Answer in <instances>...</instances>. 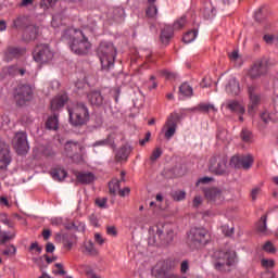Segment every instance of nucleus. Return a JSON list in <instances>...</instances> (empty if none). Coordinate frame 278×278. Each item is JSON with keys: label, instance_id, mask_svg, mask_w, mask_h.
Listing matches in <instances>:
<instances>
[{"label": "nucleus", "instance_id": "obj_9", "mask_svg": "<svg viewBox=\"0 0 278 278\" xmlns=\"http://www.w3.org/2000/svg\"><path fill=\"white\" fill-rule=\"evenodd\" d=\"M33 58L35 62L40 64H47L53 60V51L49 48L48 45H38L33 52Z\"/></svg>", "mask_w": 278, "mask_h": 278}, {"label": "nucleus", "instance_id": "obj_38", "mask_svg": "<svg viewBox=\"0 0 278 278\" xmlns=\"http://www.w3.org/2000/svg\"><path fill=\"white\" fill-rule=\"evenodd\" d=\"M109 190L111 194H116V191L121 190V180L113 179L109 182Z\"/></svg>", "mask_w": 278, "mask_h": 278}, {"label": "nucleus", "instance_id": "obj_8", "mask_svg": "<svg viewBox=\"0 0 278 278\" xmlns=\"http://www.w3.org/2000/svg\"><path fill=\"white\" fill-rule=\"evenodd\" d=\"M34 97V89L28 84H20L14 91V100L16 105L23 106Z\"/></svg>", "mask_w": 278, "mask_h": 278}, {"label": "nucleus", "instance_id": "obj_54", "mask_svg": "<svg viewBox=\"0 0 278 278\" xmlns=\"http://www.w3.org/2000/svg\"><path fill=\"white\" fill-rule=\"evenodd\" d=\"M96 205L101 208L108 207V198L96 199Z\"/></svg>", "mask_w": 278, "mask_h": 278}, {"label": "nucleus", "instance_id": "obj_24", "mask_svg": "<svg viewBox=\"0 0 278 278\" xmlns=\"http://www.w3.org/2000/svg\"><path fill=\"white\" fill-rule=\"evenodd\" d=\"M84 251L85 255H90L91 257H97L99 255V250L94 248V242L92 240H88L84 242Z\"/></svg>", "mask_w": 278, "mask_h": 278}, {"label": "nucleus", "instance_id": "obj_46", "mask_svg": "<svg viewBox=\"0 0 278 278\" xmlns=\"http://www.w3.org/2000/svg\"><path fill=\"white\" fill-rule=\"evenodd\" d=\"M186 15H184L174 23V29H182V27H186Z\"/></svg>", "mask_w": 278, "mask_h": 278}, {"label": "nucleus", "instance_id": "obj_6", "mask_svg": "<svg viewBox=\"0 0 278 278\" xmlns=\"http://www.w3.org/2000/svg\"><path fill=\"white\" fill-rule=\"evenodd\" d=\"M208 170L218 177H228L229 157L226 154H215L210 159Z\"/></svg>", "mask_w": 278, "mask_h": 278}, {"label": "nucleus", "instance_id": "obj_16", "mask_svg": "<svg viewBox=\"0 0 278 278\" xmlns=\"http://www.w3.org/2000/svg\"><path fill=\"white\" fill-rule=\"evenodd\" d=\"M12 162V155H10V146L4 141H0V170H5Z\"/></svg>", "mask_w": 278, "mask_h": 278}, {"label": "nucleus", "instance_id": "obj_48", "mask_svg": "<svg viewBox=\"0 0 278 278\" xmlns=\"http://www.w3.org/2000/svg\"><path fill=\"white\" fill-rule=\"evenodd\" d=\"M261 265L263 266V268H275V261L268 260V258H262Z\"/></svg>", "mask_w": 278, "mask_h": 278}, {"label": "nucleus", "instance_id": "obj_30", "mask_svg": "<svg viewBox=\"0 0 278 278\" xmlns=\"http://www.w3.org/2000/svg\"><path fill=\"white\" fill-rule=\"evenodd\" d=\"M68 173H66L64 168H54L51 170V177L54 181H64Z\"/></svg>", "mask_w": 278, "mask_h": 278}, {"label": "nucleus", "instance_id": "obj_1", "mask_svg": "<svg viewBox=\"0 0 278 278\" xmlns=\"http://www.w3.org/2000/svg\"><path fill=\"white\" fill-rule=\"evenodd\" d=\"M62 39L70 41V48L76 55H88L92 47L84 31L80 29L65 30Z\"/></svg>", "mask_w": 278, "mask_h": 278}, {"label": "nucleus", "instance_id": "obj_43", "mask_svg": "<svg viewBox=\"0 0 278 278\" xmlns=\"http://www.w3.org/2000/svg\"><path fill=\"white\" fill-rule=\"evenodd\" d=\"M54 266L56 267V269L52 271L53 275H60L61 277H64V275H66V271L64 270V264L55 263Z\"/></svg>", "mask_w": 278, "mask_h": 278}, {"label": "nucleus", "instance_id": "obj_42", "mask_svg": "<svg viewBox=\"0 0 278 278\" xmlns=\"http://www.w3.org/2000/svg\"><path fill=\"white\" fill-rule=\"evenodd\" d=\"M146 14L149 16V18H155V16H157V7L155 4H150L146 11Z\"/></svg>", "mask_w": 278, "mask_h": 278}, {"label": "nucleus", "instance_id": "obj_37", "mask_svg": "<svg viewBox=\"0 0 278 278\" xmlns=\"http://www.w3.org/2000/svg\"><path fill=\"white\" fill-rule=\"evenodd\" d=\"M198 110H200V112H204L205 114H207V112H218V110L216 109V106H214V104H205V103L199 104Z\"/></svg>", "mask_w": 278, "mask_h": 278}, {"label": "nucleus", "instance_id": "obj_61", "mask_svg": "<svg viewBox=\"0 0 278 278\" xmlns=\"http://www.w3.org/2000/svg\"><path fill=\"white\" fill-rule=\"evenodd\" d=\"M89 220L92 227H99V218H97V215L94 214L90 215Z\"/></svg>", "mask_w": 278, "mask_h": 278}, {"label": "nucleus", "instance_id": "obj_57", "mask_svg": "<svg viewBox=\"0 0 278 278\" xmlns=\"http://www.w3.org/2000/svg\"><path fill=\"white\" fill-rule=\"evenodd\" d=\"M7 73H8V75H12V76L18 75V66L11 65V66L7 67Z\"/></svg>", "mask_w": 278, "mask_h": 278}, {"label": "nucleus", "instance_id": "obj_12", "mask_svg": "<svg viewBox=\"0 0 278 278\" xmlns=\"http://www.w3.org/2000/svg\"><path fill=\"white\" fill-rule=\"evenodd\" d=\"M248 94L250 104L248 106V113L252 116L255 114V109L260 105L262 97L260 96V87L255 85L248 86Z\"/></svg>", "mask_w": 278, "mask_h": 278}, {"label": "nucleus", "instance_id": "obj_34", "mask_svg": "<svg viewBox=\"0 0 278 278\" xmlns=\"http://www.w3.org/2000/svg\"><path fill=\"white\" fill-rule=\"evenodd\" d=\"M42 260H46L47 264H53V262H58V256H49L47 254H45L43 256H40L38 258H33V262L35 264H37V266H40V262H42Z\"/></svg>", "mask_w": 278, "mask_h": 278}, {"label": "nucleus", "instance_id": "obj_56", "mask_svg": "<svg viewBox=\"0 0 278 278\" xmlns=\"http://www.w3.org/2000/svg\"><path fill=\"white\" fill-rule=\"evenodd\" d=\"M222 231H223L224 236H227L228 238H230V236L233 235V227L229 228V226H223Z\"/></svg>", "mask_w": 278, "mask_h": 278}, {"label": "nucleus", "instance_id": "obj_17", "mask_svg": "<svg viewBox=\"0 0 278 278\" xmlns=\"http://www.w3.org/2000/svg\"><path fill=\"white\" fill-rule=\"evenodd\" d=\"M64 151L65 155L73 160V157H77V155H80V153L84 151V146H81V143H79L78 141L68 140L65 142Z\"/></svg>", "mask_w": 278, "mask_h": 278}, {"label": "nucleus", "instance_id": "obj_20", "mask_svg": "<svg viewBox=\"0 0 278 278\" xmlns=\"http://www.w3.org/2000/svg\"><path fill=\"white\" fill-rule=\"evenodd\" d=\"M226 92L231 97H238L240 94V83L236 79V77H231L226 85Z\"/></svg>", "mask_w": 278, "mask_h": 278}, {"label": "nucleus", "instance_id": "obj_39", "mask_svg": "<svg viewBox=\"0 0 278 278\" xmlns=\"http://www.w3.org/2000/svg\"><path fill=\"white\" fill-rule=\"evenodd\" d=\"M14 238H16V235L14 232H1L0 244H5L7 242H10V240H14Z\"/></svg>", "mask_w": 278, "mask_h": 278}, {"label": "nucleus", "instance_id": "obj_60", "mask_svg": "<svg viewBox=\"0 0 278 278\" xmlns=\"http://www.w3.org/2000/svg\"><path fill=\"white\" fill-rule=\"evenodd\" d=\"M213 180H214L213 177H207V176H205V177L200 178V179L197 181L195 186H199V184H210V181H213Z\"/></svg>", "mask_w": 278, "mask_h": 278}, {"label": "nucleus", "instance_id": "obj_3", "mask_svg": "<svg viewBox=\"0 0 278 278\" xmlns=\"http://www.w3.org/2000/svg\"><path fill=\"white\" fill-rule=\"evenodd\" d=\"M70 123L73 127H84L90 121V112L84 102H75L68 106Z\"/></svg>", "mask_w": 278, "mask_h": 278}, {"label": "nucleus", "instance_id": "obj_7", "mask_svg": "<svg viewBox=\"0 0 278 278\" xmlns=\"http://www.w3.org/2000/svg\"><path fill=\"white\" fill-rule=\"evenodd\" d=\"M207 243V230L205 228H191L187 233V244L190 249H201Z\"/></svg>", "mask_w": 278, "mask_h": 278}, {"label": "nucleus", "instance_id": "obj_49", "mask_svg": "<svg viewBox=\"0 0 278 278\" xmlns=\"http://www.w3.org/2000/svg\"><path fill=\"white\" fill-rule=\"evenodd\" d=\"M241 140H243V142H250L251 141V132H250L249 129H242Z\"/></svg>", "mask_w": 278, "mask_h": 278}, {"label": "nucleus", "instance_id": "obj_11", "mask_svg": "<svg viewBox=\"0 0 278 278\" xmlns=\"http://www.w3.org/2000/svg\"><path fill=\"white\" fill-rule=\"evenodd\" d=\"M266 73H268V61L260 59L252 64L248 75L250 79H260V77H264Z\"/></svg>", "mask_w": 278, "mask_h": 278}, {"label": "nucleus", "instance_id": "obj_5", "mask_svg": "<svg viewBox=\"0 0 278 278\" xmlns=\"http://www.w3.org/2000/svg\"><path fill=\"white\" fill-rule=\"evenodd\" d=\"M97 55L101 62L103 71H110L116 60V48L114 43L101 42Z\"/></svg>", "mask_w": 278, "mask_h": 278}, {"label": "nucleus", "instance_id": "obj_36", "mask_svg": "<svg viewBox=\"0 0 278 278\" xmlns=\"http://www.w3.org/2000/svg\"><path fill=\"white\" fill-rule=\"evenodd\" d=\"M179 92H180V94H182L184 97H192V87H190V85H188L187 83H184V84L179 87Z\"/></svg>", "mask_w": 278, "mask_h": 278}, {"label": "nucleus", "instance_id": "obj_47", "mask_svg": "<svg viewBox=\"0 0 278 278\" xmlns=\"http://www.w3.org/2000/svg\"><path fill=\"white\" fill-rule=\"evenodd\" d=\"M2 255H5L7 257H12V255H16V247L10 245L3 252Z\"/></svg>", "mask_w": 278, "mask_h": 278}, {"label": "nucleus", "instance_id": "obj_59", "mask_svg": "<svg viewBox=\"0 0 278 278\" xmlns=\"http://www.w3.org/2000/svg\"><path fill=\"white\" fill-rule=\"evenodd\" d=\"M94 242H97V244H99L100 247H103V244H105V239H103L101 233L97 232L94 233Z\"/></svg>", "mask_w": 278, "mask_h": 278}, {"label": "nucleus", "instance_id": "obj_26", "mask_svg": "<svg viewBox=\"0 0 278 278\" xmlns=\"http://www.w3.org/2000/svg\"><path fill=\"white\" fill-rule=\"evenodd\" d=\"M202 14L206 21H210V18H214L216 16V8H214V4L212 2H206Z\"/></svg>", "mask_w": 278, "mask_h": 278}, {"label": "nucleus", "instance_id": "obj_31", "mask_svg": "<svg viewBox=\"0 0 278 278\" xmlns=\"http://www.w3.org/2000/svg\"><path fill=\"white\" fill-rule=\"evenodd\" d=\"M65 103H66V97L60 96V97L52 99L50 108H51L52 112H55V111L62 109V106Z\"/></svg>", "mask_w": 278, "mask_h": 278}, {"label": "nucleus", "instance_id": "obj_33", "mask_svg": "<svg viewBox=\"0 0 278 278\" xmlns=\"http://www.w3.org/2000/svg\"><path fill=\"white\" fill-rule=\"evenodd\" d=\"M199 31L198 30H190L182 37V42L185 45H190V42H194Z\"/></svg>", "mask_w": 278, "mask_h": 278}, {"label": "nucleus", "instance_id": "obj_55", "mask_svg": "<svg viewBox=\"0 0 278 278\" xmlns=\"http://www.w3.org/2000/svg\"><path fill=\"white\" fill-rule=\"evenodd\" d=\"M262 192V188L255 187L251 190V199L252 201H257V195Z\"/></svg>", "mask_w": 278, "mask_h": 278}, {"label": "nucleus", "instance_id": "obj_63", "mask_svg": "<svg viewBox=\"0 0 278 278\" xmlns=\"http://www.w3.org/2000/svg\"><path fill=\"white\" fill-rule=\"evenodd\" d=\"M53 251H55V245L53 243H51V242H48L46 244V252L47 253H53Z\"/></svg>", "mask_w": 278, "mask_h": 278}, {"label": "nucleus", "instance_id": "obj_58", "mask_svg": "<svg viewBox=\"0 0 278 278\" xmlns=\"http://www.w3.org/2000/svg\"><path fill=\"white\" fill-rule=\"evenodd\" d=\"M188 270H190V264L188 263V261H182L180 265V273H182V275H186Z\"/></svg>", "mask_w": 278, "mask_h": 278}, {"label": "nucleus", "instance_id": "obj_14", "mask_svg": "<svg viewBox=\"0 0 278 278\" xmlns=\"http://www.w3.org/2000/svg\"><path fill=\"white\" fill-rule=\"evenodd\" d=\"M230 166L232 168H243L244 170H249L251 166H253V156L248 155H233L230 159Z\"/></svg>", "mask_w": 278, "mask_h": 278}, {"label": "nucleus", "instance_id": "obj_32", "mask_svg": "<svg viewBox=\"0 0 278 278\" xmlns=\"http://www.w3.org/2000/svg\"><path fill=\"white\" fill-rule=\"evenodd\" d=\"M77 242V237L75 235L72 236H64L63 237V245L64 249H67V251H71L73 249V243Z\"/></svg>", "mask_w": 278, "mask_h": 278}, {"label": "nucleus", "instance_id": "obj_27", "mask_svg": "<svg viewBox=\"0 0 278 278\" xmlns=\"http://www.w3.org/2000/svg\"><path fill=\"white\" fill-rule=\"evenodd\" d=\"M173 27L170 26H165L162 31H161V42L162 45H168L170 42V38H173Z\"/></svg>", "mask_w": 278, "mask_h": 278}, {"label": "nucleus", "instance_id": "obj_22", "mask_svg": "<svg viewBox=\"0 0 278 278\" xmlns=\"http://www.w3.org/2000/svg\"><path fill=\"white\" fill-rule=\"evenodd\" d=\"M60 115L54 113L52 116H49L46 121V129L49 131H58L60 127Z\"/></svg>", "mask_w": 278, "mask_h": 278}, {"label": "nucleus", "instance_id": "obj_29", "mask_svg": "<svg viewBox=\"0 0 278 278\" xmlns=\"http://www.w3.org/2000/svg\"><path fill=\"white\" fill-rule=\"evenodd\" d=\"M129 153H131V148L124 146L116 152L115 160L117 162H123V160H127L129 157Z\"/></svg>", "mask_w": 278, "mask_h": 278}, {"label": "nucleus", "instance_id": "obj_28", "mask_svg": "<svg viewBox=\"0 0 278 278\" xmlns=\"http://www.w3.org/2000/svg\"><path fill=\"white\" fill-rule=\"evenodd\" d=\"M76 179L79 184H92L94 181V174L77 172Z\"/></svg>", "mask_w": 278, "mask_h": 278}, {"label": "nucleus", "instance_id": "obj_25", "mask_svg": "<svg viewBox=\"0 0 278 278\" xmlns=\"http://www.w3.org/2000/svg\"><path fill=\"white\" fill-rule=\"evenodd\" d=\"M226 108H227V110H229L230 112H233L235 114H244V112H245L242 104H240V102H238L236 100L228 101L226 104Z\"/></svg>", "mask_w": 278, "mask_h": 278}, {"label": "nucleus", "instance_id": "obj_53", "mask_svg": "<svg viewBox=\"0 0 278 278\" xmlns=\"http://www.w3.org/2000/svg\"><path fill=\"white\" fill-rule=\"evenodd\" d=\"M227 136H228V132L226 129H219L217 131V139L222 140V142H225V140H227Z\"/></svg>", "mask_w": 278, "mask_h": 278}, {"label": "nucleus", "instance_id": "obj_10", "mask_svg": "<svg viewBox=\"0 0 278 278\" xmlns=\"http://www.w3.org/2000/svg\"><path fill=\"white\" fill-rule=\"evenodd\" d=\"M179 123V114L172 113L165 122L162 131H164V138L170 140L175 134H177V124Z\"/></svg>", "mask_w": 278, "mask_h": 278}, {"label": "nucleus", "instance_id": "obj_18", "mask_svg": "<svg viewBox=\"0 0 278 278\" xmlns=\"http://www.w3.org/2000/svg\"><path fill=\"white\" fill-rule=\"evenodd\" d=\"M108 18L115 21V23H123L125 21V9L121 7L109 9Z\"/></svg>", "mask_w": 278, "mask_h": 278}, {"label": "nucleus", "instance_id": "obj_13", "mask_svg": "<svg viewBox=\"0 0 278 278\" xmlns=\"http://www.w3.org/2000/svg\"><path fill=\"white\" fill-rule=\"evenodd\" d=\"M13 147L18 155H25L29 151V143L27 142V132H16L13 139Z\"/></svg>", "mask_w": 278, "mask_h": 278}, {"label": "nucleus", "instance_id": "obj_64", "mask_svg": "<svg viewBox=\"0 0 278 278\" xmlns=\"http://www.w3.org/2000/svg\"><path fill=\"white\" fill-rule=\"evenodd\" d=\"M106 232H108L109 236H116V233H117L116 227H114V226H109V227L106 228Z\"/></svg>", "mask_w": 278, "mask_h": 278}, {"label": "nucleus", "instance_id": "obj_45", "mask_svg": "<svg viewBox=\"0 0 278 278\" xmlns=\"http://www.w3.org/2000/svg\"><path fill=\"white\" fill-rule=\"evenodd\" d=\"M172 199H174V201H184V199H186V192L185 191H174V192H172Z\"/></svg>", "mask_w": 278, "mask_h": 278}, {"label": "nucleus", "instance_id": "obj_23", "mask_svg": "<svg viewBox=\"0 0 278 278\" xmlns=\"http://www.w3.org/2000/svg\"><path fill=\"white\" fill-rule=\"evenodd\" d=\"M25 53V49L16 48V47H9L5 51V58L8 62L14 60V58H21Z\"/></svg>", "mask_w": 278, "mask_h": 278}, {"label": "nucleus", "instance_id": "obj_2", "mask_svg": "<svg viewBox=\"0 0 278 278\" xmlns=\"http://www.w3.org/2000/svg\"><path fill=\"white\" fill-rule=\"evenodd\" d=\"M212 264L217 273H231L238 264V254L236 251L215 250L211 254Z\"/></svg>", "mask_w": 278, "mask_h": 278}, {"label": "nucleus", "instance_id": "obj_40", "mask_svg": "<svg viewBox=\"0 0 278 278\" xmlns=\"http://www.w3.org/2000/svg\"><path fill=\"white\" fill-rule=\"evenodd\" d=\"M266 220H268V216L263 215L257 225V231H260V233H266L267 231Z\"/></svg>", "mask_w": 278, "mask_h": 278}, {"label": "nucleus", "instance_id": "obj_15", "mask_svg": "<svg viewBox=\"0 0 278 278\" xmlns=\"http://www.w3.org/2000/svg\"><path fill=\"white\" fill-rule=\"evenodd\" d=\"M204 195L207 202L213 203L214 205H220V203L225 201L223 190L216 187L204 189Z\"/></svg>", "mask_w": 278, "mask_h": 278}, {"label": "nucleus", "instance_id": "obj_50", "mask_svg": "<svg viewBox=\"0 0 278 278\" xmlns=\"http://www.w3.org/2000/svg\"><path fill=\"white\" fill-rule=\"evenodd\" d=\"M161 75H163V77H165L166 79H177V75L173 72L167 71V70L161 71Z\"/></svg>", "mask_w": 278, "mask_h": 278}, {"label": "nucleus", "instance_id": "obj_41", "mask_svg": "<svg viewBox=\"0 0 278 278\" xmlns=\"http://www.w3.org/2000/svg\"><path fill=\"white\" fill-rule=\"evenodd\" d=\"M55 3H58V0H41L39 5L42 10H49V8H53Z\"/></svg>", "mask_w": 278, "mask_h": 278}, {"label": "nucleus", "instance_id": "obj_51", "mask_svg": "<svg viewBox=\"0 0 278 278\" xmlns=\"http://www.w3.org/2000/svg\"><path fill=\"white\" fill-rule=\"evenodd\" d=\"M159 157H162V149L161 148H156L153 152L152 155L150 156V160L152 162H155V160H159Z\"/></svg>", "mask_w": 278, "mask_h": 278}, {"label": "nucleus", "instance_id": "obj_44", "mask_svg": "<svg viewBox=\"0 0 278 278\" xmlns=\"http://www.w3.org/2000/svg\"><path fill=\"white\" fill-rule=\"evenodd\" d=\"M263 251H265L266 253H277V249L270 241L265 242V244L263 245Z\"/></svg>", "mask_w": 278, "mask_h": 278}, {"label": "nucleus", "instance_id": "obj_19", "mask_svg": "<svg viewBox=\"0 0 278 278\" xmlns=\"http://www.w3.org/2000/svg\"><path fill=\"white\" fill-rule=\"evenodd\" d=\"M38 34H40V28H38V26L30 25L24 29L23 40L31 42V40H36L38 38Z\"/></svg>", "mask_w": 278, "mask_h": 278}, {"label": "nucleus", "instance_id": "obj_21", "mask_svg": "<svg viewBox=\"0 0 278 278\" xmlns=\"http://www.w3.org/2000/svg\"><path fill=\"white\" fill-rule=\"evenodd\" d=\"M87 99L91 105H94L96 108H101L103 105V96L100 93V91H91L87 94Z\"/></svg>", "mask_w": 278, "mask_h": 278}, {"label": "nucleus", "instance_id": "obj_62", "mask_svg": "<svg viewBox=\"0 0 278 278\" xmlns=\"http://www.w3.org/2000/svg\"><path fill=\"white\" fill-rule=\"evenodd\" d=\"M263 40L266 42V45H273V42L275 41V36L264 35Z\"/></svg>", "mask_w": 278, "mask_h": 278}, {"label": "nucleus", "instance_id": "obj_35", "mask_svg": "<svg viewBox=\"0 0 278 278\" xmlns=\"http://www.w3.org/2000/svg\"><path fill=\"white\" fill-rule=\"evenodd\" d=\"M108 144H114V134H110L106 139L96 141L93 147H105Z\"/></svg>", "mask_w": 278, "mask_h": 278}, {"label": "nucleus", "instance_id": "obj_4", "mask_svg": "<svg viewBox=\"0 0 278 278\" xmlns=\"http://www.w3.org/2000/svg\"><path fill=\"white\" fill-rule=\"evenodd\" d=\"M156 236H159V240L155 239V236L148 238L150 247H170L175 242V230L168 224L157 225Z\"/></svg>", "mask_w": 278, "mask_h": 278}, {"label": "nucleus", "instance_id": "obj_52", "mask_svg": "<svg viewBox=\"0 0 278 278\" xmlns=\"http://www.w3.org/2000/svg\"><path fill=\"white\" fill-rule=\"evenodd\" d=\"M24 25V20L23 17H17L13 21L12 27L14 29H21V27H23Z\"/></svg>", "mask_w": 278, "mask_h": 278}]
</instances>
